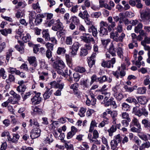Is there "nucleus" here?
Segmentation results:
<instances>
[{
    "label": "nucleus",
    "mask_w": 150,
    "mask_h": 150,
    "mask_svg": "<svg viewBox=\"0 0 150 150\" xmlns=\"http://www.w3.org/2000/svg\"><path fill=\"white\" fill-rule=\"evenodd\" d=\"M129 141L128 137L124 136L123 138L120 134H118L114 137L113 139L110 142L111 148L113 150H117L118 144L121 143V144H124Z\"/></svg>",
    "instance_id": "nucleus-1"
},
{
    "label": "nucleus",
    "mask_w": 150,
    "mask_h": 150,
    "mask_svg": "<svg viewBox=\"0 0 150 150\" xmlns=\"http://www.w3.org/2000/svg\"><path fill=\"white\" fill-rule=\"evenodd\" d=\"M108 25V23L106 21H101L100 22L99 30L100 36H103L104 35H107L108 33L107 29L104 27H107Z\"/></svg>",
    "instance_id": "nucleus-2"
},
{
    "label": "nucleus",
    "mask_w": 150,
    "mask_h": 150,
    "mask_svg": "<svg viewBox=\"0 0 150 150\" xmlns=\"http://www.w3.org/2000/svg\"><path fill=\"white\" fill-rule=\"evenodd\" d=\"M81 41L86 43H89L91 42H95V40L91 35L89 33H84L80 36Z\"/></svg>",
    "instance_id": "nucleus-3"
},
{
    "label": "nucleus",
    "mask_w": 150,
    "mask_h": 150,
    "mask_svg": "<svg viewBox=\"0 0 150 150\" xmlns=\"http://www.w3.org/2000/svg\"><path fill=\"white\" fill-rule=\"evenodd\" d=\"M41 131L38 128L36 127L32 129L30 132V137L33 139L38 137L40 135Z\"/></svg>",
    "instance_id": "nucleus-4"
},
{
    "label": "nucleus",
    "mask_w": 150,
    "mask_h": 150,
    "mask_svg": "<svg viewBox=\"0 0 150 150\" xmlns=\"http://www.w3.org/2000/svg\"><path fill=\"white\" fill-rule=\"evenodd\" d=\"M140 18L142 21L146 22V21L150 19V11H147L146 10L141 12Z\"/></svg>",
    "instance_id": "nucleus-5"
},
{
    "label": "nucleus",
    "mask_w": 150,
    "mask_h": 150,
    "mask_svg": "<svg viewBox=\"0 0 150 150\" xmlns=\"http://www.w3.org/2000/svg\"><path fill=\"white\" fill-rule=\"evenodd\" d=\"M63 28V26L62 23L59 19H55L54 23L52 27V29L54 31H57L58 30H61Z\"/></svg>",
    "instance_id": "nucleus-6"
},
{
    "label": "nucleus",
    "mask_w": 150,
    "mask_h": 150,
    "mask_svg": "<svg viewBox=\"0 0 150 150\" xmlns=\"http://www.w3.org/2000/svg\"><path fill=\"white\" fill-rule=\"evenodd\" d=\"M40 93H38L31 98V101L33 105H36L40 103L42 100L40 97Z\"/></svg>",
    "instance_id": "nucleus-7"
},
{
    "label": "nucleus",
    "mask_w": 150,
    "mask_h": 150,
    "mask_svg": "<svg viewBox=\"0 0 150 150\" xmlns=\"http://www.w3.org/2000/svg\"><path fill=\"white\" fill-rule=\"evenodd\" d=\"M79 46L80 44L78 42H74L71 46H70L69 48L71 50V53L72 55H75L76 54Z\"/></svg>",
    "instance_id": "nucleus-8"
},
{
    "label": "nucleus",
    "mask_w": 150,
    "mask_h": 150,
    "mask_svg": "<svg viewBox=\"0 0 150 150\" xmlns=\"http://www.w3.org/2000/svg\"><path fill=\"white\" fill-rule=\"evenodd\" d=\"M96 52H93L91 57H87L88 63L90 68H91L95 64V60L94 59L96 58Z\"/></svg>",
    "instance_id": "nucleus-9"
},
{
    "label": "nucleus",
    "mask_w": 150,
    "mask_h": 150,
    "mask_svg": "<svg viewBox=\"0 0 150 150\" xmlns=\"http://www.w3.org/2000/svg\"><path fill=\"white\" fill-rule=\"evenodd\" d=\"M53 68H58L64 69L66 67L65 63L61 59L58 60L57 62H54L53 64Z\"/></svg>",
    "instance_id": "nucleus-10"
},
{
    "label": "nucleus",
    "mask_w": 150,
    "mask_h": 150,
    "mask_svg": "<svg viewBox=\"0 0 150 150\" xmlns=\"http://www.w3.org/2000/svg\"><path fill=\"white\" fill-rule=\"evenodd\" d=\"M61 131H54L53 133V134L55 137L57 139H59L62 142L63 140H64V138L65 137V135L64 133H60Z\"/></svg>",
    "instance_id": "nucleus-11"
},
{
    "label": "nucleus",
    "mask_w": 150,
    "mask_h": 150,
    "mask_svg": "<svg viewBox=\"0 0 150 150\" xmlns=\"http://www.w3.org/2000/svg\"><path fill=\"white\" fill-rule=\"evenodd\" d=\"M123 44L119 43L117 44V53L118 56L120 58H123V49L122 48Z\"/></svg>",
    "instance_id": "nucleus-12"
},
{
    "label": "nucleus",
    "mask_w": 150,
    "mask_h": 150,
    "mask_svg": "<svg viewBox=\"0 0 150 150\" xmlns=\"http://www.w3.org/2000/svg\"><path fill=\"white\" fill-rule=\"evenodd\" d=\"M20 137V136L17 133L13 134V137L11 135L8 137V139L9 141H11L12 143L16 144Z\"/></svg>",
    "instance_id": "nucleus-13"
},
{
    "label": "nucleus",
    "mask_w": 150,
    "mask_h": 150,
    "mask_svg": "<svg viewBox=\"0 0 150 150\" xmlns=\"http://www.w3.org/2000/svg\"><path fill=\"white\" fill-rule=\"evenodd\" d=\"M88 31L90 33H92L93 36L94 37L97 36L98 33L97 30V28L94 25H92L88 27Z\"/></svg>",
    "instance_id": "nucleus-14"
},
{
    "label": "nucleus",
    "mask_w": 150,
    "mask_h": 150,
    "mask_svg": "<svg viewBox=\"0 0 150 150\" xmlns=\"http://www.w3.org/2000/svg\"><path fill=\"white\" fill-rule=\"evenodd\" d=\"M62 142L64 143L65 148L66 150H74L73 145L70 142L64 140L62 141Z\"/></svg>",
    "instance_id": "nucleus-15"
},
{
    "label": "nucleus",
    "mask_w": 150,
    "mask_h": 150,
    "mask_svg": "<svg viewBox=\"0 0 150 150\" xmlns=\"http://www.w3.org/2000/svg\"><path fill=\"white\" fill-rule=\"evenodd\" d=\"M29 122L30 123L29 126L30 127H35L38 128L40 126L36 118L30 119Z\"/></svg>",
    "instance_id": "nucleus-16"
},
{
    "label": "nucleus",
    "mask_w": 150,
    "mask_h": 150,
    "mask_svg": "<svg viewBox=\"0 0 150 150\" xmlns=\"http://www.w3.org/2000/svg\"><path fill=\"white\" fill-rule=\"evenodd\" d=\"M42 37L44 38L45 41H50V35L48 29H44L42 32Z\"/></svg>",
    "instance_id": "nucleus-17"
},
{
    "label": "nucleus",
    "mask_w": 150,
    "mask_h": 150,
    "mask_svg": "<svg viewBox=\"0 0 150 150\" xmlns=\"http://www.w3.org/2000/svg\"><path fill=\"white\" fill-rule=\"evenodd\" d=\"M27 60L28 61L30 65H38L37 61L35 57L34 56H30L28 57Z\"/></svg>",
    "instance_id": "nucleus-18"
},
{
    "label": "nucleus",
    "mask_w": 150,
    "mask_h": 150,
    "mask_svg": "<svg viewBox=\"0 0 150 150\" xmlns=\"http://www.w3.org/2000/svg\"><path fill=\"white\" fill-rule=\"evenodd\" d=\"M108 52L111 54L112 57H115L116 56V50L112 42L111 43Z\"/></svg>",
    "instance_id": "nucleus-19"
},
{
    "label": "nucleus",
    "mask_w": 150,
    "mask_h": 150,
    "mask_svg": "<svg viewBox=\"0 0 150 150\" xmlns=\"http://www.w3.org/2000/svg\"><path fill=\"white\" fill-rule=\"evenodd\" d=\"M52 93V90L48 88H47L46 90L43 95L45 100L48 99Z\"/></svg>",
    "instance_id": "nucleus-20"
},
{
    "label": "nucleus",
    "mask_w": 150,
    "mask_h": 150,
    "mask_svg": "<svg viewBox=\"0 0 150 150\" xmlns=\"http://www.w3.org/2000/svg\"><path fill=\"white\" fill-rule=\"evenodd\" d=\"M65 56V59L67 65L69 67H71L73 65L72 58L70 56L69 54H66Z\"/></svg>",
    "instance_id": "nucleus-21"
},
{
    "label": "nucleus",
    "mask_w": 150,
    "mask_h": 150,
    "mask_svg": "<svg viewBox=\"0 0 150 150\" xmlns=\"http://www.w3.org/2000/svg\"><path fill=\"white\" fill-rule=\"evenodd\" d=\"M137 100L139 103L142 105L146 104L148 101V100L144 96L138 97Z\"/></svg>",
    "instance_id": "nucleus-22"
},
{
    "label": "nucleus",
    "mask_w": 150,
    "mask_h": 150,
    "mask_svg": "<svg viewBox=\"0 0 150 150\" xmlns=\"http://www.w3.org/2000/svg\"><path fill=\"white\" fill-rule=\"evenodd\" d=\"M26 88L25 85H19L16 88V90L19 93H21V95H22Z\"/></svg>",
    "instance_id": "nucleus-23"
},
{
    "label": "nucleus",
    "mask_w": 150,
    "mask_h": 150,
    "mask_svg": "<svg viewBox=\"0 0 150 150\" xmlns=\"http://www.w3.org/2000/svg\"><path fill=\"white\" fill-rule=\"evenodd\" d=\"M126 101L129 103H134L135 105H139L137 100L133 96L128 97L126 100Z\"/></svg>",
    "instance_id": "nucleus-24"
},
{
    "label": "nucleus",
    "mask_w": 150,
    "mask_h": 150,
    "mask_svg": "<svg viewBox=\"0 0 150 150\" xmlns=\"http://www.w3.org/2000/svg\"><path fill=\"white\" fill-rule=\"evenodd\" d=\"M78 16L82 19H84L88 17H89V15L86 10H84L83 12L80 11L78 14Z\"/></svg>",
    "instance_id": "nucleus-25"
},
{
    "label": "nucleus",
    "mask_w": 150,
    "mask_h": 150,
    "mask_svg": "<svg viewBox=\"0 0 150 150\" xmlns=\"http://www.w3.org/2000/svg\"><path fill=\"white\" fill-rule=\"evenodd\" d=\"M130 126V127H131L132 126H135L137 127H141L138 120L137 118L134 117L132 120Z\"/></svg>",
    "instance_id": "nucleus-26"
},
{
    "label": "nucleus",
    "mask_w": 150,
    "mask_h": 150,
    "mask_svg": "<svg viewBox=\"0 0 150 150\" xmlns=\"http://www.w3.org/2000/svg\"><path fill=\"white\" fill-rule=\"evenodd\" d=\"M52 137L53 136L51 134H49L44 140V142L46 144H50L53 141Z\"/></svg>",
    "instance_id": "nucleus-27"
},
{
    "label": "nucleus",
    "mask_w": 150,
    "mask_h": 150,
    "mask_svg": "<svg viewBox=\"0 0 150 150\" xmlns=\"http://www.w3.org/2000/svg\"><path fill=\"white\" fill-rule=\"evenodd\" d=\"M97 124L98 123L96 122L95 120H92L90 124L89 132H92L94 129V128L97 127Z\"/></svg>",
    "instance_id": "nucleus-28"
},
{
    "label": "nucleus",
    "mask_w": 150,
    "mask_h": 150,
    "mask_svg": "<svg viewBox=\"0 0 150 150\" xmlns=\"http://www.w3.org/2000/svg\"><path fill=\"white\" fill-rule=\"evenodd\" d=\"M32 8L33 10H35L37 13H40L41 11L40 7L38 2H37L35 4H33Z\"/></svg>",
    "instance_id": "nucleus-29"
},
{
    "label": "nucleus",
    "mask_w": 150,
    "mask_h": 150,
    "mask_svg": "<svg viewBox=\"0 0 150 150\" xmlns=\"http://www.w3.org/2000/svg\"><path fill=\"white\" fill-rule=\"evenodd\" d=\"M117 130L116 127L115 125H113L108 130L109 133V136L112 137L113 135V133L115 132Z\"/></svg>",
    "instance_id": "nucleus-30"
},
{
    "label": "nucleus",
    "mask_w": 150,
    "mask_h": 150,
    "mask_svg": "<svg viewBox=\"0 0 150 150\" xmlns=\"http://www.w3.org/2000/svg\"><path fill=\"white\" fill-rule=\"evenodd\" d=\"M118 32L117 31H115L114 32H112L110 33V37L113 40L115 41L116 39L118 38L119 35Z\"/></svg>",
    "instance_id": "nucleus-31"
},
{
    "label": "nucleus",
    "mask_w": 150,
    "mask_h": 150,
    "mask_svg": "<svg viewBox=\"0 0 150 150\" xmlns=\"http://www.w3.org/2000/svg\"><path fill=\"white\" fill-rule=\"evenodd\" d=\"M0 32L1 34L5 36H7L8 34L11 33L12 30L11 28L5 29L0 30Z\"/></svg>",
    "instance_id": "nucleus-32"
},
{
    "label": "nucleus",
    "mask_w": 150,
    "mask_h": 150,
    "mask_svg": "<svg viewBox=\"0 0 150 150\" xmlns=\"http://www.w3.org/2000/svg\"><path fill=\"white\" fill-rule=\"evenodd\" d=\"M75 71L80 73H83L86 71L85 68L83 67L78 66L76 67L74 69Z\"/></svg>",
    "instance_id": "nucleus-33"
},
{
    "label": "nucleus",
    "mask_w": 150,
    "mask_h": 150,
    "mask_svg": "<svg viewBox=\"0 0 150 150\" xmlns=\"http://www.w3.org/2000/svg\"><path fill=\"white\" fill-rule=\"evenodd\" d=\"M142 124L144 125L145 128L149 129L150 127V122L147 119H143L142 122Z\"/></svg>",
    "instance_id": "nucleus-34"
},
{
    "label": "nucleus",
    "mask_w": 150,
    "mask_h": 150,
    "mask_svg": "<svg viewBox=\"0 0 150 150\" xmlns=\"http://www.w3.org/2000/svg\"><path fill=\"white\" fill-rule=\"evenodd\" d=\"M110 111V108L107 109L105 112L100 115V117L103 120H107L109 121V119L108 117V115L109 114L108 111Z\"/></svg>",
    "instance_id": "nucleus-35"
},
{
    "label": "nucleus",
    "mask_w": 150,
    "mask_h": 150,
    "mask_svg": "<svg viewBox=\"0 0 150 150\" xmlns=\"http://www.w3.org/2000/svg\"><path fill=\"white\" fill-rule=\"evenodd\" d=\"M150 146V143L149 141L142 144L139 147V150H145L146 148H149Z\"/></svg>",
    "instance_id": "nucleus-36"
},
{
    "label": "nucleus",
    "mask_w": 150,
    "mask_h": 150,
    "mask_svg": "<svg viewBox=\"0 0 150 150\" xmlns=\"http://www.w3.org/2000/svg\"><path fill=\"white\" fill-rule=\"evenodd\" d=\"M101 66L104 67H106L108 68H110L112 67L110 60L108 61H103L101 64Z\"/></svg>",
    "instance_id": "nucleus-37"
},
{
    "label": "nucleus",
    "mask_w": 150,
    "mask_h": 150,
    "mask_svg": "<svg viewBox=\"0 0 150 150\" xmlns=\"http://www.w3.org/2000/svg\"><path fill=\"white\" fill-rule=\"evenodd\" d=\"M146 89L145 87L138 88L137 90V93L139 94H143L146 93Z\"/></svg>",
    "instance_id": "nucleus-38"
},
{
    "label": "nucleus",
    "mask_w": 150,
    "mask_h": 150,
    "mask_svg": "<svg viewBox=\"0 0 150 150\" xmlns=\"http://www.w3.org/2000/svg\"><path fill=\"white\" fill-rule=\"evenodd\" d=\"M120 116L122 119H127L128 121H131L129 114L126 112H122Z\"/></svg>",
    "instance_id": "nucleus-39"
},
{
    "label": "nucleus",
    "mask_w": 150,
    "mask_h": 150,
    "mask_svg": "<svg viewBox=\"0 0 150 150\" xmlns=\"http://www.w3.org/2000/svg\"><path fill=\"white\" fill-rule=\"evenodd\" d=\"M65 43L67 45H71L73 43V37L69 36L66 37Z\"/></svg>",
    "instance_id": "nucleus-40"
},
{
    "label": "nucleus",
    "mask_w": 150,
    "mask_h": 150,
    "mask_svg": "<svg viewBox=\"0 0 150 150\" xmlns=\"http://www.w3.org/2000/svg\"><path fill=\"white\" fill-rule=\"evenodd\" d=\"M143 26V25L141 23H139L134 28L135 32L136 33H138L142 29Z\"/></svg>",
    "instance_id": "nucleus-41"
},
{
    "label": "nucleus",
    "mask_w": 150,
    "mask_h": 150,
    "mask_svg": "<svg viewBox=\"0 0 150 150\" xmlns=\"http://www.w3.org/2000/svg\"><path fill=\"white\" fill-rule=\"evenodd\" d=\"M135 87L137 88V87L135 86L132 87H130L127 85H125L123 87L126 91L129 93L132 92L135 89Z\"/></svg>",
    "instance_id": "nucleus-42"
},
{
    "label": "nucleus",
    "mask_w": 150,
    "mask_h": 150,
    "mask_svg": "<svg viewBox=\"0 0 150 150\" xmlns=\"http://www.w3.org/2000/svg\"><path fill=\"white\" fill-rule=\"evenodd\" d=\"M114 99L113 98L111 97L108 100V102H109L110 105H112L114 108H116L117 107V105Z\"/></svg>",
    "instance_id": "nucleus-43"
},
{
    "label": "nucleus",
    "mask_w": 150,
    "mask_h": 150,
    "mask_svg": "<svg viewBox=\"0 0 150 150\" xmlns=\"http://www.w3.org/2000/svg\"><path fill=\"white\" fill-rule=\"evenodd\" d=\"M138 136L140 139L144 141L147 140L150 137V135L149 134H139Z\"/></svg>",
    "instance_id": "nucleus-44"
},
{
    "label": "nucleus",
    "mask_w": 150,
    "mask_h": 150,
    "mask_svg": "<svg viewBox=\"0 0 150 150\" xmlns=\"http://www.w3.org/2000/svg\"><path fill=\"white\" fill-rule=\"evenodd\" d=\"M88 53V51L86 49L84 48H82L80 50L79 55L81 57H84L86 56Z\"/></svg>",
    "instance_id": "nucleus-45"
},
{
    "label": "nucleus",
    "mask_w": 150,
    "mask_h": 150,
    "mask_svg": "<svg viewBox=\"0 0 150 150\" xmlns=\"http://www.w3.org/2000/svg\"><path fill=\"white\" fill-rule=\"evenodd\" d=\"M66 51L65 48L63 47H59L57 48V53L59 55L62 54H64Z\"/></svg>",
    "instance_id": "nucleus-46"
},
{
    "label": "nucleus",
    "mask_w": 150,
    "mask_h": 150,
    "mask_svg": "<svg viewBox=\"0 0 150 150\" xmlns=\"http://www.w3.org/2000/svg\"><path fill=\"white\" fill-rule=\"evenodd\" d=\"M15 78L14 75L11 74H9L8 79H6V82L8 83L9 82H14Z\"/></svg>",
    "instance_id": "nucleus-47"
},
{
    "label": "nucleus",
    "mask_w": 150,
    "mask_h": 150,
    "mask_svg": "<svg viewBox=\"0 0 150 150\" xmlns=\"http://www.w3.org/2000/svg\"><path fill=\"white\" fill-rule=\"evenodd\" d=\"M9 93L12 95L14 98H15L16 99L18 100H19L21 99V97L20 96L15 92L14 91H11Z\"/></svg>",
    "instance_id": "nucleus-48"
},
{
    "label": "nucleus",
    "mask_w": 150,
    "mask_h": 150,
    "mask_svg": "<svg viewBox=\"0 0 150 150\" xmlns=\"http://www.w3.org/2000/svg\"><path fill=\"white\" fill-rule=\"evenodd\" d=\"M13 51L12 49H9L6 53V59L7 62L9 61L10 57L12 55V52Z\"/></svg>",
    "instance_id": "nucleus-49"
},
{
    "label": "nucleus",
    "mask_w": 150,
    "mask_h": 150,
    "mask_svg": "<svg viewBox=\"0 0 150 150\" xmlns=\"http://www.w3.org/2000/svg\"><path fill=\"white\" fill-rule=\"evenodd\" d=\"M97 80L100 83H102L106 81H107V78L105 75L100 76V77L98 78Z\"/></svg>",
    "instance_id": "nucleus-50"
},
{
    "label": "nucleus",
    "mask_w": 150,
    "mask_h": 150,
    "mask_svg": "<svg viewBox=\"0 0 150 150\" xmlns=\"http://www.w3.org/2000/svg\"><path fill=\"white\" fill-rule=\"evenodd\" d=\"M31 39V36L28 33H26V35L23 36L22 39V40L25 42H29Z\"/></svg>",
    "instance_id": "nucleus-51"
},
{
    "label": "nucleus",
    "mask_w": 150,
    "mask_h": 150,
    "mask_svg": "<svg viewBox=\"0 0 150 150\" xmlns=\"http://www.w3.org/2000/svg\"><path fill=\"white\" fill-rule=\"evenodd\" d=\"M122 109L126 111H129L130 110V106L127 103H123L122 105Z\"/></svg>",
    "instance_id": "nucleus-52"
},
{
    "label": "nucleus",
    "mask_w": 150,
    "mask_h": 150,
    "mask_svg": "<svg viewBox=\"0 0 150 150\" xmlns=\"http://www.w3.org/2000/svg\"><path fill=\"white\" fill-rule=\"evenodd\" d=\"M125 37V35L124 33H122L121 35H119L118 38L116 39L115 41L116 42H122L123 41Z\"/></svg>",
    "instance_id": "nucleus-53"
},
{
    "label": "nucleus",
    "mask_w": 150,
    "mask_h": 150,
    "mask_svg": "<svg viewBox=\"0 0 150 150\" xmlns=\"http://www.w3.org/2000/svg\"><path fill=\"white\" fill-rule=\"evenodd\" d=\"M56 69V71L59 74L64 76V77L66 76V74H64V72L63 70V69H61L58 68H54Z\"/></svg>",
    "instance_id": "nucleus-54"
},
{
    "label": "nucleus",
    "mask_w": 150,
    "mask_h": 150,
    "mask_svg": "<svg viewBox=\"0 0 150 150\" xmlns=\"http://www.w3.org/2000/svg\"><path fill=\"white\" fill-rule=\"evenodd\" d=\"M1 77L4 79H5L7 77L6 71L3 68H1L0 69V78Z\"/></svg>",
    "instance_id": "nucleus-55"
},
{
    "label": "nucleus",
    "mask_w": 150,
    "mask_h": 150,
    "mask_svg": "<svg viewBox=\"0 0 150 150\" xmlns=\"http://www.w3.org/2000/svg\"><path fill=\"white\" fill-rule=\"evenodd\" d=\"M115 6L114 3L113 1H110L109 2L108 4H107L106 9L109 10H111L112 8H113Z\"/></svg>",
    "instance_id": "nucleus-56"
},
{
    "label": "nucleus",
    "mask_w": 150,
    "mask_h": 150,
    "mask_svg": "<svg viewBox=\"0 0 150 150\" xmlns=\"http://www.w3.org/2000/svg\"><path fill=\"white\" fill-rule=\"evenodd\" d=\"M109 121L107 120H103L98 125V127L99 128H102L104 127L106 125L109 124Z\"/></svg>",
    "instance_id": "nucleus-57"
},
{
    "label": "nucleus",
    "mask_w": 150,
    "mask_h": 150,
    "mask_svg": "<svg viewBox=\"0 0 150 150\" xmlns=\"http://www.w3.org/2000/svg\"><path fill=\"white\" fill-rule=\"evenodd\" d=\"M131 36L132 39V41L133 43H135V46L136 47H138V44L136 42V39L137 38V36L134 33H132L131 34Z\"/></svg>",
    "instance_id": "nucleus-58"
},
{
    "label": "nucleus",
    "mask_w": 150,
    "mask_h": 150,
    "mask_svg": "<svg viewBox=\"0 0 150 150\" xmlns=\"http://www.w3.org/2000/svg\"><path fill=\"white\" fill-rule=\"evenodd\" d=\"M114 96L117 100L119 101L121 100L124 97L123 95L120 93L115 94Z\"/></svg>",
    "instance_id": "nucleus-59"
},
{
    "label": "nucleus",
    "mask_w": 150,
    "mask_h": 150,
    "mask_svg": "<svg viewBox=\"0 0 150 150\" xmlns=\"http://www.w3.org/2000/svg\"><path fill=\"white\" fill-rule=\"evenodd\" d=\"M109 114H110L112 118L116 117L117 115V111L115 110L112 111L110 109V111H108Z\"/></svg>",
    "instance_id": "nucleus-60"
},
{
    "label": "nucleus",
    "mask_w": 150,
    "mask_h": 150,
    "mask_svg": "<svg viewBox=\"0 0 150 150\" xmlns=\"http://www.w3.org/2000/svg\"><path fill=\"white\" fill-rule=\"evenodd\" d=\"M45 45L47 50H49L51 51L53 50L54 46L53 44L48 42L47 43H46Z\"/></svg>",
    "instance_id": "nucleus-61"
},
{
    "label": "nucleus",
    "mask_w": 150,
    "mask_h": 150,
    "mask_svg": "<svg viewBox=\"0 0 150 150\" xmlns=\"http://www.w3.org/2000/svg\"><path fill=\"white\" fill-rule=\"evenodd\" d=\"M42 21V19L40 18L39 16L37 17L35 19L34 23H32L34 25H38L40 24Z\"/></svg>",
    "instance_id": "nucleus-62"
},
{
    "label": "nucleus",
    "mask_w": 150,
    "mask_h": 150,
    "mask_svg": "<svg viewBox=\"0 0 150 150\" xmlns=\"http://www.w3.org/2000/svg\"><path fill=\"white\" fill-rule=\"evenodd\" d=\"M86 112V109L85 108L82 107L81 108L80 111L78 113V115L81 117L85 116V113Z\"/></svg>",
    "instance_id": "nucleus-63"
},
{
    "label": "nucleus",
    "mask_w": 150,
    "mask_h": 150,
    "mask_svg": "<svg viewBox=\"0 0 150 150\" xmlns=\"http://www.w3.org/2000/svg\"><path fill=\"white\" fill-rule=\"evenodd\" d=\"M110 41V40L109 39L106 40L103 39H102L101 40L102 44L104 46L105 48L106 47V46Z\"/></svg>",
    "instance_id": "nucleus-64"
}]
</instances>
